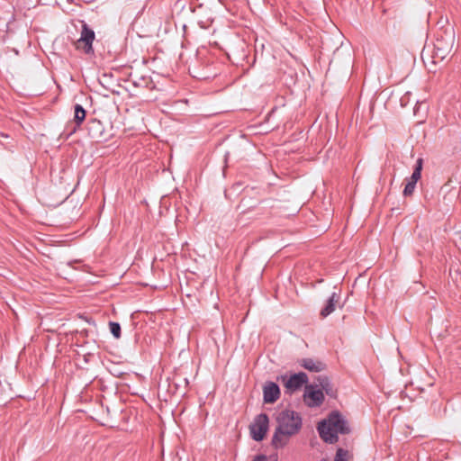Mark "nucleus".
Wrapping results in <instances>:
<instances>
[{
  "label": "nucleus",
  "instance_id": "f8f14e48",
  "mask_svg": "<svg viewBox=\"0 0 461 461\" xmlns=\"http://www.w3.org/2000/svg\"><path fill=\"white\" fill-rule=\"evenodd\" d=\"M316 381H317V384H315V386L317 388L321 387L320 390H321L322 392H325V393L328 396H330L331 398H336L337 390L334 388L333 384H331V382L328 376L319 375L316 378Z\"/></svg>",
  "mask_w": 461,
  "mask_h": 461
},
{
  "label": "nucleus",
  "instance_id": "aec40b11",
  "mask_svg": "<svg viewBox=\"0 0 461 461\" xmlns=\"http://www.w3.org/2000/svg\"><path fill=\"white\" fill-rule=\"evenodd\" d=\"M411 95V93L407 92L402 98H401V104L402 106H405L408 102V97Z\"/></svg>",
  "mask_w": 461,
  "mask_h": 461
},
{
  "label": "nucleus",
  "instance_id": "412c9836",
  "mask_svg": "<svg viewBox=\"0 0 461 461\" xmlns=\"http://www.w3.org/2000/svg\"><path fill=\"white\" fill-rule=\"evenodd\" d=\"M267 457L266 455L260 454L254 457L253 461H267Z\"/></svg>",
  "mask_w": 461,
  "mask_h": 461
},
{
  "label": "nucleus",
  "instance_id": "9d476101",
  "mask_svg": "<svg viewBox=\"0 0 461 461\" xmlns=\"http://www.w3.org/2000/svg\"><path fill=\"white\" fill-rule=\"evenodd\" d=\"M292 436L293 435H290L288 432H285L281 429L276 428L271 439V446L275 449L284 448L289 443Z\"/></svg>",
  "mask_w": 461,
  "mask_h": 461
},
{
  "label": "nucleus",
  "instance_id": "4468645a",
  "mask_svg": "<svg viewBox=\"0 0 461 461\" xmlns=\"http://www.w3.org/2000/svg\"><path fill=\"white\" fill-rule=\"evenodd\" d=\"M300 366L311 372H321L326 367L323 362L312 358H303L300 361Z\"/></svg>",
  "mask_w": 461,
  "mask_h": 461
},
{
  "label": "nucleus",
  "instance_id": "dca6fc26",
  "mask_svg": "<svg viewBox=\"0 0 461 461\" xmlns=\"http://www.w3.org/2000/svg\"><path fill=\"white\" fill-rule=\"evenodd\" d=\"M110 331L115 339L121 338V325L119 322L110 321L109 322Z\"/></svg>",
  "mask_w": 461,
  "mask_h": 461
},
{
  "label": "nucleus",
  "instance_id": "9b49d317",
  "mask_svg": "<svg viewBox=\"0 0 461 461\" xmlns=\"http://www.w3.org/2000/svg\"><path fill=\"white\" fill-rule=\"evenodd\" d=\"M130 81L135 87L154 89L155 83L149 76H139L136 73L130 74Z\"/></svg>",
  "mask_w": 461,
  "mask_h": 461
},
{
  "label": "nucleus",
  "instance_id": "2eb2a0df",
  "mask_svg": "<svg viewBox=\"0 0 461 461\" xmlns=\"http://www.w3.org/2000/svg\"><path fill=\"white\" fill-rule=\"evenodd\" d=\"M422 165H423V159L420 158H418L416 161L413 172H412L411 177L408 178L409 180L415 182V183H417L420 180V178L421 176Z\"/></svg>",
  "mask_w": 461,
  "mask_h": 461
},
{
  "label": "nucleus",
  "instance_id": "6e6552de",
  "mask_svg": "<svg viewBox=\"0 0 461 461\" xmlns=\"http://www.w3.org/2000/svg\"><path fill=\"white\" fill-rule=\"evenodd\" d=\"M86 115V110L83 108L81 104H75L74 106V123H68L66 130L62 132V135L68 139L69 136L74 134L78 127L85 121Z\"/></svg>",
  "mask_w": 461,
  "mask_h": 461
},
{
  "label": "nucleus",
  "instance_id": "f3484780",
  "mask_svg": "<svg viewBox=\"0 0 461 461\" xmlns=\"http://www.w3.org/2000/svg\"><path fill=\"white\" fill-rule=\"evenodd\" d=\"M416 184L415 182H412L409 179H407V183L405 185V187L403 189V192H402V194L403 196H410L413 194L414 190H415V187H416Z\"/></svg>",
  "mask_w": 461,
  "mask_h": 461
},
{
  "label": "nucleus",
  "instance_id": "0eeeda50",
  "mask_svg": "<svg viewBox=\"0 0 461 461\" xmlns=\"http://www.w3.org/2000/svg\"><path fill=\"white\" fill-rule=\"evenodd\" d=\"M281 380L284 383L287 392L292 393L299 390L303 384H307L308 375L303 372H299L292 375L289 377L286 375H282Z\"/></svg>",
  "mask_w": 461,
  "mask_h": 461
},
{
  "label": "nucleus",
  "instance_id": "20e7f679",
  "mask_svg": "<svg viewBox=\"0 0 461 461\" xmlns=\"http://www.w3.org/2000/svg\"><path fill=\"white\" fill-rule=\"evenodd\" d=\"M95 38V32L84 21H82L80 38L75 42L76 49L83 51L86 55L93 56L95 54L93 49V41Z\"/></svg>",
  "mask_w": 461,
  "mask_h": 461
},
{
  "label": "nucleus",
  "instance_id": "a211bd4d",
  "mask_svg": "<svg viewBox=\"0 0 461 461\" xmlns=\"http://www.w3.org/2000/svg\"><path fill=\"white\" fill-rule=\"evenodd\" d=\"M348 450L341 447L338 448L334 461H348Z\"/></svg>",
  "mask_w": 461,
  "mask_h": 461
},
{
  "label": "nucleus",
  "instance_id": "4be33fe9",
  "mask_svg": "<svg viewBox=\"0 0 461 461\" xmlns=\"http://www.w3.org/2000/svg\"><path fill=\"white\" fill-rule=\"evenodd\" d=\"M92 123H93V125H95V126L100 127V122H99V121H95H95H93V122H92Z\"/></svg>",
  "mask_w": 461,
  "mask_h": 461
},
{
  "label": "nucleus",
  "instance_id": "ddd939ff",
  "mask_svg": "<svg viewBox=\"0 0 461 461\" xmlns=\"http://www.w3.org/2000/svg\"><path fill=\"white\" fill-rule=\"evenodd\" d=\"M339 294L336 292H333L331 294V295L327 300L326 305L321 309L320 312L321 318H326L335 311L336 305L339 303Z\"/></svg>",
  "mask_w": 461,
  "mask_h": 461
},
{
  "label": "nucleus",
  "instance_id": "7ed1b4c3",
  "mask_svg": "<svg viewBox=\"0 0 461 461\" xmlns=\"http://www.w3.org/2000/svg\"><path fill=\"white\" fill-rule=\"evenodd\" d=\"M277 427L290 435L297 434L303 425L300 414L292 410H283L276 416Z\"/></svg>",
  "mask_w": 461,
  "mask_h": 461
},
{
  "label": "nucleus",
  "instance_id": "39448f33",
  "mask_svg": "<svg viewBox=\"0 0 461 461\" xmlns=\"http://www.w3.org/2000/svg\"><path fill=\"white\" fill-rule=\"evenodd\" d=\"M269 428V419L266 413H260L257 415L254 421L249 426L251 438L255 441H262Z\"/></svg>",
  "mask_w": 461,
  "mask_h": 461
},
{
  "label": "nucleus",
  "instance_id": "423d86ee",
  "mask_svg": "<svg viewBox=\"0 0 461 461\" xmlns=\"http://www.w3.org/2000/svg\"><path fill=\"white\" fill-rule=\"evenodd\" d=\"M303 399L308 407H319L324 402V393L315 384H306Z\"/></svg>",
  "mask_w": 461,
  "mask_h": 461
},
{
  "label": "nucleus",
  "instance_id": "f03ea898",
  "mask_svg": "<svg viewBox=\"0 0 461 461\" xmlns=\"http://www.w3.org/2000/svg\"><path fill=\"white\" fill-rule=\"evenodd\" d=\"M455 35L452 31H443L437 34L433 50V63L442 61L451 52L454 46Z\"/></svg>",
  "mask_w": 461,
  "mask_h": 461
},
{
  "label": "nucleus",
  "instance_id": "1a4fd4ad",
  "mask_svg": "<svg viewBox=\"0 0 461 461\" xmlns=\"http://www.w3.org/2000/svg\"><path fill=\"white\" fill-rule=\"evenodd\" d=\"M280 397V388L274 382H267L263 387V400L266 403H274Z\"/></svg>",
  "mask_w": 461,
  "mask_h": 461
},
{
  "label": "nucleus",
  "instance_id": "f257e3e1",
  "mask_svg": "<svg viewBox=\"0 0 461 461\" xmlns=\"http://www.w3.org/2000/svg\"><path fill=\"white\" fill-rule=\"evenodd\" d=\"M321 438L330 444L339 440L338 434H348L350 429L345 418L337 411L330 413L327 419L319 422L317 427Z\"/></svg>",
  "mask_w": 461,
  "mask_h": 461
},
{
  "label": "nucleus",
  "instance_id": "6ab92c4d",
  "mask_svg": "<svg viewBox=\"0 0 461 461\" xmlns=\"http://www.w3.org/2000/svg\"><path fill=\"white\" fill-rule=\"evenodd\" d=\"M213 76H214L213 74L207 73V72H197L193 75L194 77H196L198 79H208Z\"/></svg>",
  "mask_w": 461,
  "mask_h": 461
}]
</instances>
